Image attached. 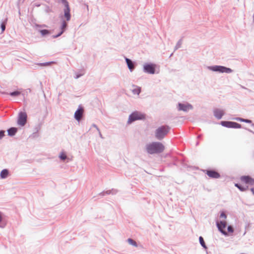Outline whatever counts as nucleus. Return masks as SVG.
<instances>
[{"label": "nucleus", "mask_w": 254, "mask_h": 254, "mask_svg": "<svg viewBox=\"0 0 254 254\" xmlns=\"http://www.w3.org/2000/svg\"><path fill=\"white\" fill-rule=\"evenodd\" d=\"M21 94V92L19 91H14L9 93V95L12 97L18 96Z\"/></svg>", "instance_id": "obj_30"}, {"label": "nucleus", "mask_w": 254, "mask_h": 254, "mask_svg": "<svg viewBox=\"0 0 254 254\" xmlns=\"http://www.w3.org/2000/svg\"><path fill=\"white\" fill-rule=\"evenodd\" d=\"M8 173H9V171L7 169H3L1 171L0 174V176L1 178L5 179V178H7V177L8 176Z\"/></svg>", "instance_id": "obj_22"}, {"label": "nucleus", "mask_w": 254, "mask_h": 254, "mask_svg": "<svg viewBox=\"0 0 254 254\" xmlns=\"http://www.w3.org/2000/svg\"><path fill=\"white\" fill-rule=\"evenodd\" d=\"M207 68L211 71L220 73H230L233 72V70L231 68L222 65L208 66Z\"/></svg>", "instance_id": "obj_4"}, {"label": "nucleus", "mask_w": 254, "mask_h": 254, "mask_svg": "<svg viewBox=\"0 0 254 254\" xmlns=\"http://www.w3.org/2000/svg\"><path fill=\"white\" fill-rule=\"evenodd\" d=\"M199 241L200 244L204 249H206L207 248L202 237L200 236L199 237Z\"/></svg>", "instance_id": "obj_25"}, {"label": "nucleus", "mask_w": 254, "mask_h": 254, "mask_svg": "<svg viewBox=\"0 0 254 254\" xmlns=\"http://www.w3.org/2000/svg\"><path fill=\"white\" fill-rule=\"evenodd\" d=\"M37 27H47L46 25H37Z\"/></svg>", "instance_id": "obj_42"}, {"label": "nucleus", "mask_w": 254, "mask_h": 254, "mask_svg": "<svg viewBox=\"0 0 254 254\" xmlns=\"http://www.w3.org/2000/svg\"><path fill=\"white\" fill-rule=\"evenodd\" d=\"M127 241L130 245L133 246L135 247H137V244L136 242L135 241H134L133 239H132L131 238H128Z\"/></svg>", "instance_id": "obj_27"}, {"label": "nucleus", "mask_w": 254, "mask_h": 254, "mask_svg": "<svg viewBox=\"0 0 254 254\" xmlns=\"http://www.w3.org/2000/svg\"><path fill=\"white\" fill-rule=\"evenodd\" d=\"M125 59L128 69L131 72L135 68V63L127 57H125Z\"/></svg>", "instance_id": "obj_15"}, {"label": "nucleus", "mask_w": 254, "mask_h": 254, "mask_svg": "<svg viewBox=\"0 0 254 254\" xmlns=\"http://www.w3.org/2000/svg\"><path fill=\"white\" fill-rule=\"evenodd\" d=\"M92 127L96 128V129L98 131H99V128L98 127L94 124H92Z\"/></svg>", "instance_id": "obj_37"}, {"label": "nucleus", "mask_w": 254, "mask_h": 254, "mask_svg": "<svg viewBox=\"0 0 254 254\" xmlns=\"http://www.w3.org/2000/svg\"><path fill=\"white\" fill-rule=\"evenodd\" d=\"M27 116L25 112H20L18 114L17 120V124L21 126H24L27 122Z\"/></svg>", "instance_id": "obj_8"}, {"label": "nucleus", "mask_w": 254, "mask_h": 254, "mask_svg": "<svg viewBox=\"0 0 254 254\" xmlns=\"http://www.w3.org/2000/svg\"><path fill=\"white\" fill-rule=\"evenodd\" d=\"M118 190L115 189H112L111 190H108L107 191H103V192L99 194V195L104 196L106 194H115L117 193Z\"/></svg>", "instance_id": "obj_17"}, {"label": "nucleus", "mask_w": 254, "mask_h": 254, "mask_svg": "<svg viewBox=\"0 0 254 254\" xmlns=\"http://www.w3.org/2000/svg\"><path fill=\"white\" fill-rule=\"evenodd\" d=\"M220 217L222 218L226 219L227 218V215L224 212H222L220 214Z\"/></svg>", "instance_id": "obj_36"}, {"label": "nucleus", "mask_w": 254, "mask_h": 254, "mask_svg": "<svg viewBox=\"0 0 254 254\" xmlns=\"http://www.w3.org/2000/svg\"><path fill=\"white\" fill-rule=\"evenodd\" d=\"M206 174L211 178L217 179L220 177L219 173L213 170H207Z\"/></svg>", "instance_id": "obj_14"}, {"label": "nucleus", "mask_w": 254, "mask_h": 254, "mask_svg": "<svg viewBox=\"0 0 254 254\" xmlns=\"http://www.w3.org/2000/svg\"><path fill=\"white\" fill-rule=\"evenodd\" d=\"M133 94L139 95L141 92V88L139 87H137L136 88L133 89L132 90Z\"/></svg>", "instance_id": "obj_29"}, {"label": "nucleus", "mask_w": 254, "mask_h": 254, "mask_svg": "<svg viewBox=\"0 0 254 254\" xmlns=\"http://www.w3.org/2000/svg\"><path fill=\"white\" fill-rule=\"evenodd\" d=\"M241 180L246 184L254 185V179L250 176H243L241 177Z\"/></svg>", "instance_id": "obj_13"}, {"label": "nucleus", "mask_w": 254, "mask_h": 254, "mask_svg": "<svg viewBox=\"0 0 254 254\" xmlns=\"http://www.w3.org/2000/svg\"><path fill=\"white\" fill-rule=\"evenodd\" d=\"M63 17H64L65 19L62 20V24L60 26V29H61V31H63V32H64L66 30V29L67 27V23L66 22V21H67L64 17V16H63Z\"/></svg>", "instance_id": "obj_19"}, {"label": "nucleus", "mask_w": 254, "mask_h": 254, "mask_svg": "<svg viewBox=\"0 0 254 254\" xmlns=\"http://www.w3.org/2000/svg\"><path fill=\"white\" fill-rule=\"evenodd\" d=\"M227 230H228V232L229 233H233L234 229L232 226L229 225L227 227Z\"/></svg>", "instance_id": "obj_33"}, {"label": "nucleus", "mask_w": 254, "mask_h": 254, "mask_svg": "<svg viewBox=\"0 0 254 254\" xmlns=\"http://www.w3.org/2000/svg\"><path fill=\"white\" fill-rule=\"evenodd\" d=\"M39 31L42 36H45L51 33L50 31L47 29L40 30Z\"/></svg>", "instance_id": "obj_24"}, {"label": "nucleus", "mask_w": 254, "mask_h": 254, "mask_svg": "<svg viewBox=\"0 0 254 254\" xmlns=\"http://www.w3.org/2000/svg\"><path fill=\"white\" fill-rule=\"evenodd\" d=\"M251 190L253 192V194L254 195V188H251Z\"/></svg>", "instance_id": "obj_43"}, {"label": "nucleus", "mask_w": 254, "mask_h": 254, "mask_svg": "<svg viewBox=\"0 0 254 254\" xmlns=\"http://www.w3.org/2000/svg\"><path fill=\"white\" fill-rule=\"evenodd\" d=\"M220 125L228 128H240L242 127L241 124L231 121H221Z\"/></svg>", "instance_id": "obj_6"}, {"label": "nucleus", "mask_w": 254, "mask_h": 254, "mask_svg": "<svg viewBox=\"0 0 254 254\" xmlns=\"http://www.w3.org/2000/svg\"><path fill=\"white\" fill-rule=\"evenodd\" d=\"M182 44V39H180L178 41L176 46L175 47L174 51H176L179 48H181Z\"/></svg>", "instance_id": "obj_28"}, {"label": "nucleus", "mask_w": 254, "mask_h": 254, "mask_svg": "<svg viewBox=\"0 0 254 254\" xmlns=\"http://www.w3.org/2000/svg\"><path fill=\"white\" fill-rule=\"evenodd\" d=\"M165 149L163 144L159 142H153L146 145V150L149 154L162 153Z\"/></svg>", "instance_id": "obj_1"}, {"label": "nucleus", "mask_w": 254, "mask_h": 254, "mask_svg": "<svg viewBox=\"0 0 254 254\" xmlns=\"http://www.w3.org/2000/svg\"><path fill=\"white\" fill-rule=\"evenodd\" d=\"M146 118V115L139 111L133 112L128 117L127 123L130 124L137 120H143Z\"/></svg>", "instance_id": "obj_3"}, {"label": "nucleus", "mask_w": 254, "mask_h": 254, "mask_svg": "<svg viewBox=\"0 0 254 254\" xmlns=\"http://www.w3.org/2000/svg\"><path fill=\"white\" fill-rule=\"evenodd\" d=\"M42 9L46 13L53 12L52 9L49 6L45 4H42Z\"/></svg>", "instance_id": "obj_21"}, {"label": "nucleus", "mask_w": 254, "mask_h": 254, "mask_svg": "<svg viewBox=\"0 0 254 254\" xmlns=\"http://www.w3.org/2000/svg\"><path fill=\"white\" fill-rule=\"evenodd\" d=\"M244 128H245L246 130H247L249 131V132H252V133H254V131H253L252 130H251V129H249V128H247V127H245Z\"/></svg>", "instance_id": "obj_39"}, {"label": "nucleus", "mask_w": 254, "mask_h": 254, "mask_svg": "<svg viewBox=\"0 0 254 254\" xmlns=\"http://www.w3.org/2000/svg\"><path fill=\"white\" fill-rule=\"evenodd\" d=\"M201 136L199 135L198 136V138H200Z\"/></svg>", "instance_id": "obj_44"}, {"label": "nucleus", "mask_w": 254, "mask_h": 254, "mask_svg": "<svg viewBox=\"0 0 254 254\" xmlns=\"http://www.w3.org/2000/svg\"><path fill=\"white\" fill-rule=\"evenodd\" d=\"M25 0H23V1H24Z\"/></svg>", "instance_id": "obj_46"}, {"label": "nucleus", "mask_w": 254, "mask_h": 254, "mask_svg": "<svg viewBox=\"0 0 254 254\" xmlns=\"http://www.w3.org/2000/svg\"><path fill=\"white\" fill-rule=\"evenodd\" d=\"M216 225L218 230L224 236H228V233L224 229L226 227L227 223L225 221H220L216 222Z\"/></svg>", "instance_id": "obj_9"}, {"label": "nucleus", "mask_w": 254, "mask_h": 254, "mask_svg": "<svg viewBox=\"0 0 254 254\" xmlns=\"http://www.w3.org/2000/svg\"><path fill=\"white\" fill-rule=\"evenodd\" d=\"M59 157L61 159V160L63 161H64L65 159H67L66 155L63 152L61 154V155L59 156Z\"/></svg>", "instance_id": "obj_32"}, {"label": "nucleus", "mask_w": 254, "mask_h": 254, "mask_svg": "<svg viewBox=\"0 0 254 254\" xmlns=\"http://www.w3.org/2000/svg\"><path fill=\"white\" fill-rule=\"evenodd\" d=\"M171 128L167 125L162 126L157 128L155 131V137L158 140H162L169 132Z\"/></svg>", "instance_id": "obj_2"}, {"label": "nucleus", "mask_w": 254, "mask_h": 254, "mask_svg": "<svg viewBox=\"0 0 254 254\" xmlns=\"http://www.w3.org/2000/svg\"><path fill=\"white\" fill-rule=\"evenodd\" d=\"M156 64L152 63H145L143 65V70L145 73L154 74L155 72Z\"/></svg>", "instance_id": "obj_7"}, {"label": "nucleus", "mask_w": 254, "mask_h": 254, "mask_svg": "<svg viewBox=\"0 0 254 254\" xmlns=\"http://www.w3.org/2000/svg\"><path fill=\"white\" fill-rule=\"evenodd\" d=\"M5 135V131L3 130H0V139H1Z\"/></svg>", "instance_id": "obj_35"}, {"label": "nucleus", "mask_w": 254, "mask_h": 254, "mask_svg": "<svg viewBox=\"0 0 254 254\" xmlns=\"http://www.w3.org/2000/svg\"><path fill=\"white\" fill-rule=\"evenodd\" d=\"M53 63H54V62H49L46 63H39L38 64V65H39L40 66H49Z\"/></svg>", "instance_id": "obj_31"}, {"label": "nucleus", "mask_w": 254, "mask_h": 254, "mask_svg": "<svg viewBox=\"0 0 254 254\" xmlns=\"http://www.w3.org/2000/svg\"><path fill=\"white\" fill-rule=\"evenodd\" d=\"M235 186L242 191H245L248 188V186H244L238 183L235 184Z\"/></svg>", "instance_id": "obj_23"}, {"label": "nucleus", "mask_w": 254, "mask_h": 254, "mask_svg": "<svg viewBox=\"0 0 254 254\" xmlns=\"http://www.w3.org/2000/svg\"><path fill=\"white\" fill-rule=\"evenodd\" d=\"M42 4H40V3H35V6H36V7H39L40 6H42Z\"/></svg>", "instance_id": "obj_40"}, {"label": "nucleus", "mask_w": 254, "mask_h": 254, "mask_svg": "<svg viewBox=\"0 0 254 254\" xmlns=\"http://www.w3.org/2000/svg\"><path fill=\"white\" fill-rule=\"evenodd\" d=\"M98 133H99V135L100 137L101 138H104V137H103V136H102V135L100 130H99V131H98Z\"/></svg>", "instance_id": "obj_41"}, {"label": "nucleus", "mask_w": 254, "mask_h": 254, "mask_svg": "<svg viewBox=\"0 0 254 254\" xmlns=\"http://www.w3.org/2000/svg\"><path fill=\"white\" fill-rule=\"evenodd\" d=\"M7 18H5L4 21H3L0 24V28L1 29V32H3L5 30L6 24L7 22Z\"/></svg>", "instance_id": "obj_26"}, {"label": "nucleus", "mask_w": 254, "mask_h": 254, "mask_svg": "<svg viewBox=\"0 0 254 254\" xmlns=\"http://www.w3.org/2000/svg\"><path fill=\"white\" fill-rule=\"evenodd\" d=\"M63 33H64L63 31H61L59 33H58V34L55 35H53L52 37L53 38H57L60 37V36H61Z\"/></svg>", "instance_id": "obj_34"}, {"label": "nucleus", "mask_w": 254, "mask_h": 254, "mask_svg": "<svg viewBox=\"0 0 254 254\" xmlns=\"http://www.w3.org/2000/svg\"><path fill=\"white\" fill-rule=\"evenodd\" d=\"M82 75V74H77L75 76V78L77 79V78H79L80 77H81Z\"/></svg>", "instance_id": "obj_38"}, {"label": "nucleus", "mask_w": 254, "mask_h": 254, "mask_svg": "<svg viewBox=\"0 0 254 254\" xmlns=\"http://www.w3.org/2000/svg\"><path fill=\"white\" fill-rule=\"evenodd\" d=\"M235 120L237 121H239L241 122H244L248 124H252V126L254 127V124L252 123V121L249 119H245L240 117H237L235 118Z\"/></svg>", "instance_id": "obj_20"}, {"label": "nucleus", "mask_w": 254, "mask_h": 254, "mask_svg": "<svg viewBox=\"0 0 254 254\" xmlns=\"http://www.w3.org/2000/svg\"><path fill=\"white\" fill-rule=\"evenodd\" d=\"M17 128L15 127H10L9 129H7V132H8V135L10 136H13L15 135V134L17 132Z\"/></svg>", "instance_id": "obj_18"}, {"label": "nucleus", "mask_w": 254, "mask_h": 254, "mask_svg": "<svg viewBox=\"0 0 254 254\" xmlns=\"http://www.w3.org/2000/svg\"><path fill=\"white\" fill-rule=\"evenodd\" d=\"M193 107L190 104H183L181 103H178V109L179 111H183L184 112H188L189 110L192 109Z\"/></svg>", "instance_id": "obj_11"}, {"label": "nucleus", "mask_w": 254, "mask_h": 254, "mask_svg": "<svg viewBox=\"0 0 254 254\" xmlns=\"http://www.w3.org/2000/svg\"><path fill=\"white\" fill-rule=\"evenodd\" d=\"M224 114V111L221 109L215 108L213 110V115L218 120H220Z\"/></svg>", "instance_id": "obj_12"}, {"label": "nucleus", "mask_w": 254, "mask_h": 254, "mask_svg": "<svg viewBox=\"0 0 254 254\" xmlns=\"http://www.w3.org/2000/svg\"><path fill=\"white\" fill-rule=\"evenodd\" d=\"M173 55V53L171 54V55H170V57L172 56Z\"/></svg>", "instance_id": "obj_45"}, {"label": "nucleus", "mask_w": 254, "mask_h": 254, "mask_svg": "<svg viewBox=\"0 0 254 254\" xmlns=\"http://www.w3.org/2000/svg\"><path fill=\"white\" fill-rule=\"evenodd\" d=\"M61 2L64 5V17L67 21H69L71 19L70 9L68 2L67 0H61Z\"/></svg>", "instance_id": "obj_5"}, {"label": "nucleus", "mask_w": 254, "mask_h": 254, "mask_svg": "<svg viewBox=\"0 0 254 254\" xmlns=\"http://www.w3.org/2000/svg\"><path fill=\"white\" fill-rule=\"evenodd\" d=\"M84 112V108L80 105L77 110L74 113V118L78 122H79L83 116Z\"/></svg>", "instance_id": "obj_10"}, {"label": "nucleus", "mask_w": 254, "mask_h": 254, "mask_svg": "<svg viewBox=\"0 0 254 254\" xmlns=\"http://www.w3.org/2000/svg\"><path fill=\"white\" fill-rule=\"evenodd\" d=\"M7 224V220L5 216L0 211V228H4Z\"/></svg>", "instance_id": "obj_16"}]
</instances>
